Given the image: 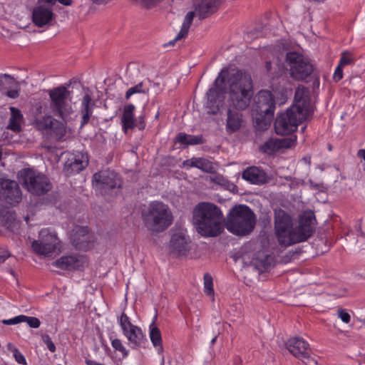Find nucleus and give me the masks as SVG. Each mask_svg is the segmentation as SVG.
<instances>
[{
    "instance_id": "f257e3e1",
    "label": "nucleus",
    "mask_w": 365,
    "mask_h": 365,
    "mask_svg": "<svg viewBox=\"0 0 365 365\" xmlns=\"http://www.w3.org/2000/svg\"><path fill=\"white\" fill-rule=\"evenodd\" d=\"M48 93L49 104L36 108L37 113L44 115L36 117L34 124L44 135L61 140L66 135L67 123L73 113L71 91L65 86H58L48 90Z\"/></svg>"
},
{
    "instance_id": "f03ea898",
    "label": "nucleus",
    "mask_w": 365,
    "mask_h": 365,
    "mask_svg": "<svg viewBox=\"0 0 365 365\" xmlns=\"http://www.w3.org/2000/svg\"><path fill=\"white\" fill-rule=\"evenodd\" d=\"M314 113L311 106L308 90L299 86L294 94V103L284 113L277 115L274 121V130L278 135H289L296 131L299 124L307 120Z\"/></svg>"
},
{
    "instance_id": "7ed1b4c3",
    "label": "nucleus",
    "mask_w": 365,
    "mask_h": 365,
    "mask_svg": "<svg viewBox=\"0 0 365 365\" xmlns=\"http://www.w3.org/2000/svg\"><path fill=\"white\" fill-rule=\"evenodd\" d=\"M192 218L197 232L203 237H217L224 231L223 213L214 203L199 202L193 209Z\"/></svg>"
},
{
    "instance_id": "20e7f679",
    "label": "nucleus",
    "mask_w": 365,
    "mask_h": 365,
    "mask_svg": "<svg viewBox=\"0 0 365 365\" xmlns=\"http://www.w3.org/2000/svg\"><path fill=\"white\" fill-rule=\"evenodd\" d=\"M228 104L233 110H246L254 96L252 80L250 75L240 70L227 73Z\"/></svg>"
},
{
    "instance_id": "39448f33",
    "label": "nucleus",
    "mask_w": 365,
    "mask_h": 365,
    "mask_svg": "<svg viewBox=\"0 0 365 365\" xmlns=\"http://www.w3.org/2000/svg\"><path fill=\"white\" fill-rule=\"evenodd\" d=\"M256 224L255 215L245 205L233 207L227 215V229L237 235H246L250 233Z\"/></svg>"
},
{
    "instance_id": "423d86ee",
    "label": "nucleus",
    "mask_w": 365,
    "mask_h": 365,
    "mask_svg": "<svg viewBox=\"0 0 365 365\" xmlns=\"http://www.w3.org/2000/svg\"><path fill=\"white\" fill-rule=\"evenodd\" d=\"M274 232L281 245L288 247L299 243L297 230L293 227L292 217L282 209L274 211Z\"/></svg>"
},
{
    "instance_id": "0eeeda50",
    "label": "nucleus",
    "mask_w": 365,
    "mask_h": 365,
    "mask_svg": "<svg viewBox=\"0 0 365 365\" xmlns=\"http://www.w3.org/2000/svg\"><path fill=\"white\" fill-rule=\"evenodd\" d=\"M18 179L22 185L33 195H44L51 189V184L48 178L32 168L21 170L18 173Z\"/></svg>"
},
{
    "instance_id": "6e6552de",
    "label": "nucleus",
    "mask_w": 365,
    "mask_h": 365,
    "mask_svg": "<svg viewBox=\"0 0 365 365\" xmlns=\"http://www.w3.org/2000/svg\"><path fill=\"white\" fill-rule=\"evenodd\" d=\"M285 59L289 66V75L296 81H303L313 72L312 64L307 58L299 52H287Z\"/></svg>"
},
{
    "instance_id": "1a4fd4ad",
    "label": "nucleus",
    "mask_w": 365,
    "mask_h": 365,
    "mask_svg": "<svg viewBox=\"0 0 365 365\" xmlns=\"http://www.w3.org/2000/svg\"><path fill=\"white\" fill-rule=\"evenodd\" d=\"M93 185L96 191L104 196L115 193L121 187V180L116 173L106 170L93 175Z\"/></svg>"
},
{
    "instance_id": "9d476101",
    "label": "nucleus",
    "mask_w": 365,
    "mask_h": 365,
    "mask_svg": "<svg viewBox=\"0 0 365 365\" xmlns=\"http://www.w3.org/2000/svg\"><path fill=\"white\" fill-rule=\"evenodd\" d=\"M58 243L56 234L49 228H44L39 232V240H34L31 247L38 255L50 256L56 251Z\"/></svg>"
},
{
    "instance_id": "9b49d317",
    "label": "nucleus",
    "mask_w": 365,
    "mask_h": 365,
    "mask_svg": "<svg viewBox=\"0 0 365 365\" xmlns=\"http://www.w3.org/2000/svg\"><path fill=\"white\" fill-rule=\"evenodd\" d=\"M289 351L305 365H316L317 361L311 356L309 344L302 337H293L286 342Z\"/></svg>"
},
{
    "instance_id": "f8f14e48",
    "label": "nucleus",
    "mask_w": 365,
    "mask_h": 365,
    "mask_svg": "<svg viewBox=\"0 0 365 365\" xmlns=\"http://www.w3.org/2000/svg\"><path fill=\"white\" fill-rule=\"evenodd\" d=\"M227 73H228V69L223 68L213 82L212 86L207 92V105L210 108L213 114L217 113L219 110L222 102L224 88L220 87L219 83L224 85L225 81L227 82Z\"/></svg>"
},
{
    "instance_id": "ddd939ff",
    "label": "nucleus",
    "mask_w": 365,
    "mask_h": 365,
    "mask_svg": "<svg viewBox=\"0 0 365 365\" xmlns=\"http://www.w3.org/2000/svg\"><path fill=\"white\" fill-rule=\"evenodd\" d=\"M46 2L37 1V4L32 10L31 19L35 26L38 28L52 25L55 19V14L51 9L52 6L45 5Z\"/></svg>"
},
{
    "instance_id": "4468645a",
    "label": "nucleus",
    "mask_w": 365,
    "mask_h": 365,
    "mask_svg": "<svg viewBox=\"0 0 365 365\" xmlns=\"http://www.w3.org/2000/svg\"><path fill=\"white\" fill-rule=\"evenodd\" d=\"M0 186L1 187V198L9 206H15L21 201V190L16 181L1 179Z\"/></svg>"
},
{
    "instance_id": "2eb2a0df",
    "label": "nucleus",
    "mask_w": 365,
    "mask_h": 365,
    "mask_svg": "<svg viewBox=\"0 0 365 365\" xmlns=\"http://www.w3.org/2000/svg\"><path fill=\"white\" fill-rule=\"evenodd\" d=\"M142 216L145 227L154 237L160 232V202H152L148 207H145Z\"/></svg>"
},
{
    "instance_id": "dca6fc26",
    "label": "nucleus",
    "mask_w": 365,
    "mask_h": 365,
    "mask_svg": "<svg viewBox=\"0 0 365 365\" xmlns=\"http://www.w3.org/2000/svg\"><path fill=\"white\" fill-rule=\"evenodd\" d=\"M72 245L79 250L87 251L93 246V236L86 226L76 227L71 237Z\"/></svg>"
},
{
    "instance_id": "f3484780",
    "label": "nucleus",
    "mask_w": 365,
    "mask_h": 365,
    "mask_svg": "<svg viewBox=\"0 0 365 365\" xmlns=\"http://www.w3.org/2000/svg\"><path fill=\"white\" fill-rule=\"evenodd\" d=\"M316 218L314 212L305 211L299 217V225L297 227L299 242L308 240L315 230Z\"/></svg>"
},
{
    "instance_id": "a211bd4d",
    "label": "nucleus",
    "mask_w": 365,
    "mask_h": 365,
    "mask_svg": "<svg viewBox=\"0 0 365 365\" xmlns=\"http://www.w3.org/2000/svg\"><path fill=\"white\" fill-rule=\"evenodd\" d=\"M225 0H195L193 3L194 13L199 19H205L215 13Z\"/></svg>"
},
{
    "instance_id": "6ab92c4d",
    "label": "nucleus",
    "mask_w": 365,
    "mask_h": 365,
    "mask_svg": "<svg viewBox=\"0 0 365 365\" xmlns=\"http://www.w3.org/2000/svg\"><path fill=\"white\" fill-rule=\"evenodd\" d=\"M275 110V100L269 91H260L257 96V113L264 114H274Z\"/></svg>"
},
{
    "instance_id": "aec40b11",
    "label": "nucleus",
    "mask_w": 365,
    "mask_h": 365,
    "mask_svg": "<svg viewBox=\"0 0 365 365\" xmlns=\"http://www.w3.org/2000/svg\"><path fill=\"white\" fill-rule=\"evenodd\" d=\"M190 240L182 232L173 235L170 241V250L178 256L186 255L190 250Z\"/></svg>"
},
{
    "instance_id": "412c9836",
    "label": "nucleus",
    "mask_w": 365,
    "mask_h": 365,
    "mask_svg": "<svg viewBox=\"0 0 365 365\" xmlns=\"http://www.w3.org/2000/svg\"><path fill=\"white\" fill-rule=\"evenodd\" d=\"M88 164V158L87 154L78 152L66 161L65 169L68 174L78 173L83 170Z\"/></svg>"
},
{
    "instance_id": "4be33fe9",
    "label": "nucleus",
    "mask_w": 365,
    "mask_h": 365,
    "mask_svg": "<svg viewBox=\"0 0 365 365\" xmlns=\"http://www.w3.org/2000/svg\"><path fill=\"white\" fill-rule=\"evenodd\" d=\"M244 180L255 185H263L268 182V178L266 173L255 166L249 167L245 169L242 175Z\"/></svg>"
},
{
    "instance_id": "5701e85b",
    "label": "nucleus",
    "mask_w": 365,
    "mask_h": 365,
    "mask_svg": "<svg viewBox=\"0 0 365 365\" xmlns=\"http://www.w3.org/2000/svg\"><path fill=\"white\" fill-rule=\"evenodd\" d=\"M54 265L61 269L79 270L83 267V262L77 255H67L58 259Z\"/></svg>"
},
{
    "instance_id": "b1692460",
    "label": "nucleus",
    "mask_w": 365,
    "mask_h": 365,
    "mask_svg": "<svg viewBox=\"0 0 365 365\" xmlns=\"http://www.w3.org/2000/svg\"><path fill=\"white\" fill-rule=\"evenodd\" d=\"M175 143H179L181 148H186L189 145H202L205 143L202 135H192L183 132L178 133Z\"/></svg>"
},
{
    "instance_id": "393cba45",
    "label": "nucleus",
    "mask_w": 365,
    "mask_h": 365,
    "mask_svg": "<svg viewBox=\"0 0 365 365\" xmlns=\"http://www.w3.org/2000/svg\"><path fill=\"white\" fill-rule=\"evenodd\" d=\"M124 335L128 338L133 348L145 346V343L148 342L146 336L141 329L136 326L125 332Z\"/></svg>"
},
{
    "instance_id": "a878e982",
    "label": "nucleus",
    "mask_w": 365,
    "mask_h": 365,
    "mask_svg": "<svg viewBox=\"0 0 365 365\" xmlns=\"http://www.w3.org/2000/svg\"><path fill=\"white\" fill-rule=\"evenodd\" d=\"M193 18H194V13L193 12H187L184 18L183 23L181 26V29H180V31L178 33V34L176 35V36L175 37V38L170 41L168 43H165L163 45V46L167 47L168 46H174L176 41L185 38L188 34V31H189L190 27L192 24V22L193 21Z\"/></svg>"
},
{
    "instance_id": "bb28decb",
    "label": "nucleus",
    "mask_w": 365,
    "mask_h": 365,
    "mask_svg": "<svg viewBox=\"0 0 365 365\" xmlns=\"http://www.w3.org/2000/svg\"><path fill=\"white\" fill-rule=\"evenodd\" d=\"M93 102L90 95L86 94L81 102V128L84 127L89 121L92 114L93 108Z\"/></svg>"
},
{
    "instance_id": "cd10ccee",
    "label": "nucleus",
    "mask_w": 365,
    "mask_h": 365,
    "mask_svg": "<svg viewBox=\"0 0 365 365\" xmlns=\"http://www.w3.org/2000/svg\"><path fill=\"white\" fill-rule=\"evenodd\" d=\"M229 107L226 123V129L230 133L237 131L240 128L242 121V115L238 112H234Z\"/></svg>"
},
{
    "instance_id": "c85d7f7f",
    "label": "nucleus",
    "mask_w": 365,
    "mask_h": 365,
    "mask_svg": "<svg viewBox=\"0 0 365 365\" xmlns=\"http://www.w3.org/2000/svg\"><path fill=\"white\" fill-rule=\"evenodd\" d=\"M11 117L7 128L14 131L19 132L21 130V123L24 120V117L20 110L15 107H10Z\"/></svg>"
},
{
    "instance_id": "c756f323",
    "label": "nucleus",
    "mask_w": 365,
    "mask_h": 365,
    "mask_svg": "<svg viewBox=\"0 0 365 365\" xmlns=\"http://www.w3.org/2000/svg\"><path fill=\"white\" fill-rule=\"evenodd\" d=\"M274 114L257 113L254 118V125L258 130H265L270 126Z\"/></svg>"
},
{
    "instance_id": "7c9ffc66",
    "label": "nucleus",
    "mask_w": 365,
    "mask_h": 365,
    "mask_svg": "<svg viewBox=\"0 0 365 365\" xmlns=\"http://www.w3.org/2000/svg\"><path fill=\"white\" fill-rule=\"evenodd\" d=\"M135 106L133 104H128L125 106L122 117L123 128L124 130L132 129L135 127L133 119V112Z\"/></svg>"
},
{
    "instance_id": "2f4dec72",
    "label": "nucleus",
    "mask_w": 365,
    "mask_h": 365,
    "mask_svg": "<svg viewBox=\"0 0 365 365\" xmlns=\"http://www.w3.org/2000/svg\"><path fill=\"white\" fill-rule=\"evenodd\" d=\"M155 313L153 318V321L149 326V336L150 341H152L154 346L157 347L160 346V330L156 324L158 319V310L155 308Z\"/></svg>"
},
{
    "instance_id": "473e14b6",
    "label": "nucleus",
    "mask_w": 365,
    "mask_h": 365,
    "mask_svg": "<svg viewBox=\"0 0 365 365\" xmlns=\"http://www.w3.org/2000/svg\"><path fill=\"white\" fill-rule=\"evenodd\" d=\"M173 216L168 205L161 203V231L170 226Z\"/></svg>"
},
{
    "instance_id": "72a5a7b5",
    "label": "nucleus",
    "mask_w": 365,
    "mask_h": 365,
    "mask_svg": "<svg viewBox=\"0 0 365 365\" xmlns=\"http://www.w3.org/2000/svg\"><path fill=\"white\" fill-rule=\"evenodd\" d=\"M261 150L267 154H272L279 150L278 139L270 138L266 141L262 146Z\"/></svg>"
},
{
    "instance_id": "f704fd0d",
    "label": "nucleus",
    "mask_w": 365,
    "mask_h": 365,
    "mask_svg": "<svg viewBox=\"0 0 365 365\" xmlns=\"http://www.w3.org/2000/svg\"><path fill=\"white\" fill-rule=\"evenodd\" d=\"M197 168L207 173H213L215 172V167L213 163L209 160L202 158H199Z\"/></svg>"
},
{
    "instance_id": "c9c22d12",
    "label": "nucleus",
    "mask_w": 365,
    "mask_h": 365,
    "mask_svg": "<svg viewBox=\"0 0 365 365\" xmlns=\"http://www.w3.org/2000/svg\"><path fill=\"white\" fill-rule=\"evenodd\" d=\"M118 322L123 331V334H125V332L130 330L131 328L135 327V325L131 324L129 317L124 312L121 314Z\"/></svg>"
},
{
    "instance_id": "e433bc0d",
    "label": "nucleus",
    "mask_w": 365,
    "mask_h": 365,
    "mask_svg": "<svg viewBox=\"0 0 365 365\" xmlns=\"http://www.w3.org/2000/svg\"><path fill=\"white\" fill-rule=\"evenodd\" d=\"M278 143L279 150L282 148H291L295 146L297 143V137L294 135L289 138L278 139Z\"/></svg>"
},
{
    "instance_id": "4c0bfd02",
    "label": "nucleus",
    "mask_w": 365,
    "mask_h": 365,
    "mask_svg": "<svg viewBox=\"0 0 365 365\" xmlns=\"http://www.w3.org/2000/svg\"><path fill=\"white\" fill-rule=\"evenodd\" d=\"M204 292L207 295L214 294L212 277L208 273L204 275Z\"/></svg>"
},
{
    "instance_id": "58836bf2",
    "label": "nucleus",
    "mask_w": 365,
    "mask_h": 365,
    "mask_svg": "<svg viewBox=\"0 0 365 365\" xmlns=\"http://www.w3.org/2000/svg\"><path fill=\"white\" fill-rule=\"evenodd\" d=\"M111 345L115 351L120 352L123 357H126L128 356V352L120 339H111Z\"/></svg>"
},
{
    "instance_id": "ea45409f",
    "label": "nucleus",
    "mask_w": 365,
    "mask_h": 365,
    "mask_svg": "<svg viewBox=\"0 0 365 365\" xmlns=\"http://www.w3.org/2000/svg\"><path fill=\"white\" fill-rule=\"evenodd\" d=\"M212 180L214 182L225 187L226 189H230V187H234V185L232 183H231L229 180L225 179L221 175H217L215 176Z\"/></svg>"
},
{
    "instance_id": "a19ab883",
    "label": "nucleus",
    "mask_w": 365,
    "mask_h": 365,
    "mask_svg": "<svg viewBox=\"0 0 365 365\" xmlns=\"http://www.w3.org/2000/svg\"><path fill=\"white\" fill-rule=\"evenodd\" d=\"M24 322H26L29 327L34 329H37L41 325V321L35 317L24 315Z\"/></svg>"
},
{
    "instance_id": "79ce46f5",
    "label": "nucleus",
    "mask_w": 365,
    "mask_h": 365,
    "mask_svg": "<svg viewBox=\"0 0 365 365\" xmlns=\"http://www.w3.org/2000/svg\"><path fill=\"white\" fill-rule=\"evenodd\" d=\"M22 322H24V314H20L9 319L2 320V324L5 325H14Z\"/></svg>"
},
{
    "instance_id": "37998d69",
    "label": "nucleus",
    "mask_w": 365,
    "mask_h": 365,
    "mask_svg": "<svg viewBox=\"0 0 365 365\" xmlns=\"http://www.w3.org/2000/svg\"><path fill=\"white\" fill-rule=\"evenodd\" d=\"M42 339H43V343L46 345L48 349L51 352L53 353L56 351V346H55L54 343L52 341L49 335H48V334L42 335Z\"/></svg>"
},
{
    "instance_id": "c03bdc74",
    "label": "nucleus",
    "mask_w": 365,
    "mask_h": 365,
    "mask_svg": "<svg viewBox=\"0 0 365 365\" xmlns=\"http://www.w3.org/2000/svg\"><path fill=\"white\" fill-rule=\"evenodd\" d=\"M353 61L354 60L351 56L349 53L344 52L340 58L339 65L343 67L344 66L351 64Z\"/></svg>"
},
{
    "instance_id": "a18cd8bd",
    "label": "nucleus",
    "mask_w": 365,
    "mask_h": 365,
    "mask_svg": "<svg viewBox=\"0 0 365 365\" xmlns=\"http://www.w3.org/2000/svg\"><path fill=\"white\" fill-rule=\"evenodd\" d=\"M337 316L339 318L341 319V320L343 322H344L346 324H348L350 322L351 316L345 309H339L337 311Z\"/></svg>"
},
{
    "instance_id": "49530a36",
    "label": "nucleus",
    "mask_w": 365,
    "mask_h": 365,
    "mask_svg": "<svg viewBox=\"0 0 365 365\" xmlns=\"http://www.w3.org/2000/svg\"><path fill=\"white\" fill-rule=\"evenodd\" d=\"M133 1H135L136 4H139L142 5L144 7H146L148 9L152 8L154 6L158 0H132Z\"/></svg>"
},
{
    "instance_id": "de8ad7c7",
    "label": "nucleus",
    "mask_w": 365,
    "mask_h": 365,
    "mask_svg": "<svg viewBox=\"0 0 365 365\" xmlns=\"http://www.w3.org/2000/svg\"><path fill=\"white\" fill-rule=\"evenodd\" d=\"M142 88V84H138L135 86L130 88L125 93V98L129 99L132 95L137 93H140Z\"/></svg>"
},
{
    "instance_id": "09e8293b",
    "label": "nucleus",
    "mask_w": 365,
    "mask_h": 365,
    "mask_svg": "<svg viewBox=\"0 0 365 365\" xmlns=\"http://www.w3.org/2000/svg\"><path fill=\"white\" fill-rule=\"evenodd\" d=\"M56 1L64 6H71L72 4V0H39V2H46L49 6H53Z\"/></svg>"
},
{
    "instance_id": "8fccbe9b",
    "label": "nucleus",
    "mask_w": 365,
    "mask_h": 365,
    "mask_svg": "<svg viewBox=\"0 0 365 365\" xmlns=\"http://www.w3.org/2000/svg\"><path fill=\"white\" fill-rule=\"evenodd\" d=\"M343 78L342 66L338 65L334 71L333 79L334 81L338 82Z\"/></svg>"
},
{
    "instance_id": "3c124183",
    "label": "nucleus",
    "mask_w": 365,
    "mask_h": 365,
    "mask_svg": "<svg viewBox=\"0 0 365 365\" xmlns=\"http://www.w3.org/2000/svg\"><path fill=\"white\" fill-rule=\"evenodd\" d=\"M19 88L17 86L16 88L11 89L6 91V96L10 98H16L19 96Z\"/></svg>"
},
{
    "instance_id": "603ef678",
    "label": "nucleus",
    "mask_w": 365,
    "mask_h": 365,
    "mask_svg": "<svg viewBox=\"0 0 365 365\" xmlns=\"http://www.w3.org/2000/svg\"><path fill=\"white\" fill-rule=\"evenodd\" d=\"M14 356L15 357V359L17 363L20 364L25 365L26 364V360L24 356L19 351H16L14 354Z\"/></svg>"
},
{
    "instance_id": "864d4df0",
    "label": "nucleus",
    "mask_w": 365,
    "mask_h": 365,
    "mask_svg": "<svg viewBox=\"0 0 365 365\" xmlns=\"http://www.w3.org/2000/svg\"><path fill=\"white\" fill-rule=\"evenodd\" d=\"M9 256L10 254L8 250H0V263L4 262L5 260L9 257Z\"/></svg>"
},
{
    "instance_id": "5fc2aeb1",
    "label": "nucleus",
    "mask_w": 365,
    "mask_h": 365,
    "mask_svg": "<svg viewBox=\"0 0 365 365\" xmlns=\"http://www.w3.org/2000/svg\"><path fill=\"white\" fill-rule=\"evenodd\" d=\"M199 158H192L190 160H186L185 163H190V167L197 168L198 165Z\"/></svg>"
},
{
    "instance_id": "6e6d98bb",
    "label": "nucleus",
    "mask_w": 365,
    "mask_h": 365,
    "mask_svg": "<svg viewBox=\"0 0 365 365\" xmlns=\"http://www.w3.org/2000/svg\"><path fill=\"white\" fill-rule=\"evenodd\" d=\"M93 1V3L96 4H98V5H101V4H107L110 2H111L113 0H91Z\"/></svg>"
},
{
    "instance_id": "4d7b16f0",
    "label": "nucleus",
    "mask_w": 365,
    "mask_h": 365,
    "mask_svg": "<svg viewBox=\"0 0 365 365\" xmlns=\"http://www.w3.org/2000/svg\"><path fill=\"white\" fill-rule=\"evenodd\" d=\"M357 155L359 157L361 158L362 159H364L365 160V150L364 149H360L358 151Z\"/></svg>"
},
{
    "instance_id": "13d9d810",
    "label": "nucleus",
    "mask_w": 365,
    "mask_h": 365,
    "mask_svg": "<svg viewBox=\"0 0 365 365\" xmlns=\"http://www.w3.org/2000/svg\"><path fill=\"white\" fill-rule=\"evenodd\" d=\"M0 78H9L13 82H15L14 78L11 76H10L9 74H7V73H1V74H0Z\"/></svg>"
},
{
    "instance_id": "bf43d9fd",
    "label": "nucleus",
    "mask_w": 365,
    "mask_h": 365,
    "mask_svg": "<svg viewBox=\"0 0 365 365\" xmlns=\"http://www.w3.org/2000/svg\"><path fill=\"white\" fill-rule=\"evenodd\" d=\"M266 69L267 71H270L272 68V63L270 61H267L265 64Z\"/></svg>"
},
{
    "instance_id": "052dcab7",
    "label": "nucleus",
    "mask_w": 365,
    "mask_h": 365,
    "mask_svg": "<svg viewBox=\"0 0 365 365\" xmlns=\"http://www.w3.org/2000/svg\"><path fill=\"white\" fill-rule=\"evenodd\" d=\"M234 365H242L241 359L240 358L235 359Z\"/></svg>"
},
{
    "instance_id": "680f3d73",
    "label": "nucleus",
    "mask_w": 365,
    "mask_h": 365,
    "mask_svg": "<svg viewBox=\"0 0 365 365\" xmlns=\"http://www.w3.org/2000/svg\"><path fill=\"white\" fill-rule=\"evenodd\" d=\"M160 116V108H158V110L155 114V118H158Z\"/></svg>"
},
{
    "instance_id": "e2e57ef3",
    "label": "nucleus",
    "mask_w": 365,
    "mask_h": 365,
    "mask_svg": "<svg viewBox=\"0 0 365 365\" xmlns=\"http://www.w3.org/2000/svg\"><path fill=\"white\" fill-rule=\"evenodd\" d=\"M216 339H217V336H215L212 340H211V344H214L215 342L216 341Z\"/></svg>"
},
{
    "instance_id": "0e129e2a",
    "label": "nucleus",
    "mask_w": 365,
    "mask_h": 365,
    "mask_svg": "<svg viewBox=\"0 0 365 365\" xmlns=\"http://www.w3.org/2000/svg\"><path fill=\"white\" fill-rule=\"evenodd\" d=\"M3 85H4L3 81H2V80L0 78V91L2 89V88H3Z\"/></svg>"
},
{
    "instance_id": "69168bd1",
    "label": "nucleus",
    "mask_w": 365,
    "mask_h": 365,
    "mask_svg": "<svg viewBox=\"0 0 365 365\" xmlns=\"http://www.w3.org/2000/svg\"><path fill=\"white\" fill-rule=\"evenodd\" d=\"M183 165H184L185 167L190 168V163H185V161H184Z\"/></svg>"
}]
</instances>
